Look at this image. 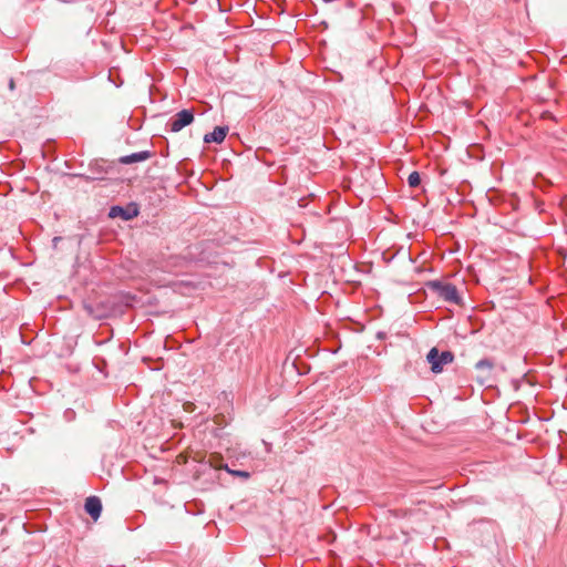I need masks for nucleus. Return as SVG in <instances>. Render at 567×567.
I'll return each instance as SVG.
<instances>
[{
    "label": "nucleus",
    "mask_w": 567,
    "mask_h": 567,
    "mask_svg": "<svg viewBox=\"0 0 567 567\" xmlns=\"http://www.w3.org/2000/svg\"><path fill=\"white\" fill-rule=\"evenodd\" d=\"M430 287L445 301L456 305L461 302V297L454 285L432 281L430 282Z\"/></svg>",
    "instance_id": "obj_1"
},
{
    "label": "nucleus",
    "mask_w": 567,
    "mask_h": 567,
    "mask_svg": "<svg viewBox=\"0 0 567 567\" xmlns=\"http://www.w3.org/2000/svg\"><path fill=\"white\" fill-rule=\"evenodd\" d=\"M453 354L450 351H443L439 353L436 348H432L427 353V361L431 363V370L433 373H440L443 367L453 361Z\"/></svg>",
    "instance_id": "obj_2"
},
{
    "label": "nucleus",
    "mask_w": 567,
    "mask_h": 567,
    "mask_svg": "<svg viewBox=\"0 0 567 567\" xmlns=\"http://www.w3.org/2000/svg\"><path fill=\"white\" fill-rule=\"evenodd\" d=\"M194 121V113L192 110H182L175 114L171 120V131L176 133L189 125Z\"/></svg>",
    "instance_id": "obj_3"
},
{
    "label": "nucleus",
    "mask_w": 567,
    "mask_h": 567,
    "mask_svg": "<svg viewBox=\"0 0 567 567\" xmlns=\"http://www.w3.org/2000/svg\"><path fill=\"white\" fill-rule=\"evenodd\" d=\"M84 508L94 520H97L102 513L101 499L97 496L87 497L85 501Z\"/></svg>",
    "instance_id": "obj_4"
},
{
    "label": "nucleus",
    "mask_w": 567,
    "mask_h": 567,
    "mask_svg": "<svg viewBox=\"0 0 567 567\" xmlns=\"http://www.w3.org/2000/svg\"><path fill=\"white\" fill-rule=\"evenodd\" d=\"M227 132V126H216L212 133L205 134L204 142L220 144L225 140Z\"/></svg>",
    "instance_id": "obj_5"
},
{
    "label": "nucleus",
    "mask_w": 567,
    "mask_h": 567,
    "mask_svg": "<svg viewBox=\"0 0 567 567\" xmlns=\"http://www.w3.org/2000/svg\"><path fill=\"white\" fill-rule=\"evenodd\" d=\"M150 157H151V152L142 151V152H136V153H132L130 155L122 156L120 158V163H122V164H133V163L146 161Z\"/></svg>",
    "instance_id": "obj_6"
},
{
    "label": "nucleus",
    "mask_w": 567,
    "mask_h": 567,
    "mask_svg": "<svg viewBox=\"0 0 567 567\" xmlns=\"http://www.w3.org/2000/svg\"><path fill=\"white\" fill-rule=\"evenodd\" d=\"M137 215V210L135 209L133 214H128L123 207L121 206H113L110 209V216L116 217L122 216L125 220L131 219L133 216Z\"/></svg>",
    "instance_id": "obj_7"
},
{
    "label": "nucleus",
    "mask_w": 567,
    "mask_h": 567,
    "mask_svg": "<svg viewBox=\"0 0 567 567\" xmlns=\"http://www.w3.org/2000/svg\"><path fill=\"white\" fill-rule=\"evenodd\" d=\"M421 178L417 172H412L408 177V184L410 187H416L420 185Z\"/></svg>",
    "instance_id": "obj_8"
},
{
    "label": "nucleus",
    "mask_w": 567,
    "mask_h": 567,
    "mask_svg": "<svg viewBox=\"0 0 567 567\" xmlns=\"http://www.w3.org/2000/svg\"><path fill=\"white\" fill-rule=\"evenodd\" d=\"M476 369L478 370H482V369H488L491 370L493 368V363L487 360V359H483V360H480L476 364H475Z\"/></svg>",
    "instance_id": "obj_9"
},
{
    "label": "nucleus",
    "mask_w": 567,
    "mask_h": 567,
    "mask_svg": "<svg viewBox=\"0 0 567 567\" xmlns=\"http://www.w3.org/2000/svg\"><path fill=\"white\" fill-rule=\"evenodd\" d=\"M229 473H231L233 475H236V476H239V477H244V478H248L249 477V473L248 472H245V471H230V470H227Z\"/></svg>",
    "instance_id": "obj_10"
},
{
    "label": "nucleus",
    "mask_w": 567,
    "mask_h": 567,
    "mask_svg": "<svg viewBox=\"0 0 567 567\" xmlns=\"http://www.w3.org/2000/svg\"><path fill=\"white\" fill-rule=\"evenodd\" d=\"M375 184L377 186H381L383 184L382 176L379 169H375Z\"/></svg>",
    "instance_id": "obj_11"
},
{
    "label": "nucleus",
    "mask_w": 567,
    "mask_h": 567,
    "mask_svg": "<svg viewBox=\"0 0 567 567\" xmlns=\"http://www.w3.org/2000/svg\"><path fill=\"white\" fill-rule=\"evenodd\" d=\"M9 89L10 90H14V81H13V79H10V81H9Z\"/></svg>",
    "instance_id": "obj_12"
}]
</instances>
